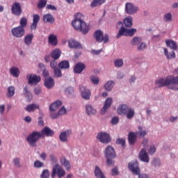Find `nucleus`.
<instances>
[{
    "label": "nucleus",
    "mask_w": 178,
    "mask_h": 178,
    "mask_svg": "<svg viewBox=\"0 0 178 178\" xmlns=\"http://www.w3.org/2000/svg\"><path fill=\"white\" fill-rule=\"evenodd\" d=\"M83 17H84L83 14L78 13L74 20L72 21V24L77 31H81L82 34H87L90 31V26L87 25L86 22L83 21Z\"/></svg>",
    "instance_id": "obj_1"
},
{
    "label": "nucleus",
    "mask_w": 178,
    "mask_h": 178,
    "mask_svg": "<svg viewBox=\"0 0 178 178\" xmlns=\"http://www.w3.org/2000/svg\"><path fill=\"white\" fill-rule=\"evenodd\" d=\"M156 87H165L170 86V84H178V76H173L172 75L168 76L165 79L161 78L155 81Z\"/></svg>",
    "instance_id": "obj_2"
},
{
    "label": "nucleus",
    "mask_w": 178,
    "mask_h": 178,
    "mask_svg": "<svg viewBox=\"0 0 178 178\" xmlns=\"http://www.w3.org/2000/svg\"><path fill=\"white\" fill-rule=\"evenodd\" d=\"M118 115H127V119H133L136 113L134 108L129 107L127 104H120L117 109Z\"/></svg>",
    "instance_id": "obj_3"
},
{
    "label": "nucleus",
    "mask_w": 178,
    "mask_h": 178,
    "mask_svg": "<svg viewBox=\"0 0 178 178\" xmlns=\"http://www.w3.org/2000/svg\"><path fill=\"white\" fill-rule=\"evenodd\" d=\"M40 138H42L41 132L35 131L27 136L26 141L31 147H37V141Z\"/></svg>",
    "instance_id": "obj_4"
},
{
    "label": "nucleus",
    "mask_w": 178,
    "mask_h": 178,
    "mask_svg": "<svg viewBox=\"0 0 178 178\" xmlns=\"http://www.w3.org/2000/svg\"><path fill=\"white\" fill-rule=\"evenodd\" d=\"M56 176L58 178H63L65 176H66V171L59 164H56L53 167L51 174V178H55Z\"/></svg>",
    "instance_id": "obj_5"
},
{
    "label": "nucleus",
    "mask_w": 178,
    "mask_h": 178,
    "mask_svg": "<svg viewBox=\"0 0 178 178\" xmlns=\"http://www.w3.org/2000/svg\"><path fill=\"white\" fill-rule=\"evenodd\" d=\"M105 158L107 159V165L111 166V165H113L114 158H116V152H115V149L112 147V146H108L106 148L104 152Z\"/></svg>",
    "instance_id": "obj_6"
},
{
    "label": "nucleus",
    "mask_w": 178,
    "mask_h": 178,
    "mask_svg": "<svg viewBox=\"0 0 178 178\" xmlns=\"http://www.w3.org/2000/svg\"><path fill=\"white\" fill-rule=\"evenodd\" d=\"M62 105V102L57 100L49 106L50 117L51 119H57L59 118L58 113L55 112L59 106Z\"/></svg>",
    "instance_id": "obj_7"
},
{
    "label": "nucleus",
    "mask_w": 178,
    "mask_h": 178,
    "mask_svg": "<svg viewBox=\"0 0 178 178\" xmlns=\"http://www.w3.org/2000/svg\"><path fill=\"white\" fill-rule=\"evenodd\" d=\"M136 33H137V29H128L126 28H120L117 35V38H120L122 35H125L126 37H133Z\"/></svg>",
    "instance_id": "obj_8"
},
{
    "label": "nucleus",
    "mask_w": 178,
    "mask_h": 178,
    "mask_svg": "<svg viewBox=\"0 0 178 178\" xmlns=\"http://www.w3.org/2000/svg\"><path fill=\"white\" fill-rule=\"evenodd\" d=\"M95 38L97 42H104V44H106L108 41H109V36L108 34H106L104 36V33L101 31V30H97L95 32Z\"/></svg>",
    "instance_id": "obj_9"
},
{
    "label": "nucleus",
    "mask_w": 178,
    "mask_h": 178,
    "mask_svg": "<svg viewBox=\"0 0 178 178\" xmlns=\"http://www.w3.org/2000/svg\"><path fill=\"white\" fill-rule=\"evenodd\" d=\"M11 13L14 16L20 17L22 13H23V10L22 9V5L19 2H15L11 6Z\"/></svg>",
    "instance_id": "obj_10"
},
{
    "label": "nucleus",
    "mask_w": 178,
    "mask_h": 178,
    "mask_svg": "<svg viewBox=\"0 0 178 178\" xmlns=\"http://www.w3.org/2000/svg\"><path fill=\"white\" fill-rule=\"evenodd\" d=\"M97 138L100 143H103V144H109V142L112 140L109 134L106 132L97 134Z\"/></svg>",
    "instance_id": "obj_11"
},
{
    "label": "nucleus",
    "mask_w": 178,
    "mask_h": 178,
    "mask_svg": "<svg viewBox=\"0 0 178 178\" xmlns=\"http://www.w3.org/2000/svg\"><path fill=\"white\" fill-rule=\"evenodd\" d=\"M128 169L132 172L134 175H140V167L137 160H134L128 163Z\"/></svg>",
    "instance_id": "obj_12"
},
{
    "label": "nucleus",
    "mask_w": 178,
    "mask_h": 178,
    "mask_svg": "<svg viewBox=\"0 0 178 178\" xmlns=\"http://www.w3.org/2000/svg\"><path fill=\"white\" fill-rule=\"evenodd\" d=\"M11 33L15 38H22V37L24 35L26 31H24V29L20 26H17L11 29Z\"/></svg>",
    "instance_id": "obj_13"
},
{
    "label": "nucleus",
    "mask_w": 178,
    "mask_h": 178,
    "mask_svg": "<svg viewBox=\"0 0 178 178\" xmlns=\"http://www.w3.org/2000/svg\"><path fill=\"white\" fill-rule=\"evenodd\" d=\"M79 90L81 91V97L82 98H83V99H90L91 97V91L90 90V89H88L85 86L81 85L79 86Z\"/></svg>",
    "instance_id": "obj_14"
},
{
    "label": "nucleus",
    "mask_w": 178,
    "mask_h": 178,
    "mask_svg": "<svg viewBox=\"0 0 178 178\" xmlns=\"http://www.w3.org/2000/svg\"><path fill=\"white\" fill-rule=\"evenodd\" d=\"M72 136V129H67L62 131L59 135L61 143H67L69 137Z\"/></svg>",
    "instance_id": "obj_15"
},
{
    "label": "nucleus",
    "mask_w": 178,
    "mask_h": 178,
    "mask_svg": "<svg viewBox=\"0 0 178 178\" xmlns=\"http://www.w3.org/2000/svg\"><path fill=\"white\" fill-rule=\"evenodd\" d=\"M138 10V8L134 6L131 3H127L125 5V12L127 15H134Z\"/></svg>",
    "instance_id": "obj_16"
},
{
    "label": "nucleus",
    "mask_w": 178,
    "mask_h": 178,
    "mask_svg": "<svg viewBox=\"0 0 178 178\" xmlns=\"http://www.w3.org/2000/svg\"><path fill=\"white\" fill-rule=\"evenodd\" d=\"M54 134H55V131L48 127H45L40 132L42 138H45V136L46 137H54Z\"/></svg>",
    "instance_id": "obj_17"
},
{
    "label": "nucleus",
    "mask_w": 178,
    "mask_h": 178,
    "mask_svg": "<svg viewBox=\"0 0 178 178\" xmlns=\"http://www.w3.org/2000/svg\"><path fill=\"white\" fill-rule=\"evenodd\" d=\"M27 79L29 84H38L41 81V76L35 74L28 75Z\"/></svg>",
    "instance_id": "obj_18"
},
{
    "label": "nucleus",
    "mask_w": 178,
    "mask_h": 178,
    "mask_svg": "<svg viewBox=\"0 0 178 178\" xmlns=\"http://www.w3.org/2000/svg\"><path fill=\"white\" fill-rule=\"evenodd\" d=\"M138 158L143 162H149V156H148V154L147 153L146 149H142L139 153Z\"/></svg>",
    "instance_id": "obj_19"
},
{
    "label": "nucleus",
    "mask_w": 178,
    "mask_h": 178,
    "mask_svg": "<svg viewBox=\"0 0 178 178\" xmlns=\"http://www.w3.org/2000/svg\"><path fill=\"white\" fill-rule=\"evenodd\" d=\"M112 102H113L112 97H108L106 99L104 102V105L100 111V113L102 115H104V113L106 112V109H109V108H111V105H112Z\"/></svg>",
    "instance_id": "obj_20"
},
{
    "label": "nucleus",
    "mask_w": 178,
    "mask_h": 178,
    "mask_svg": "<svg viewBox=\"0 0 178 178\" xmlns=\"http://www.w3.org/2000/svg\"><path fill=\"white\" fill-rule=\"evenodd\" d=\"M85 69H86V65L84 63H78L76 64V65L74 67V72L76 74H80L81 73H83Z\"/></svg>",
    "instance_id": "obj_21"
},
{
    "label": "nucleus",
    "mask_w": 178,
    "mask_h": 178,
    "mask_svg": "<svg viewBox=\"0 0 178 178\" xmlns=\"http://www.w3.org/2000/svg\"><path fill=\"white\" fill-rule=\"evenodd\" d=\"M128 141L130 145H134L137 141V134L136 132H129L128 134Z\"/></svg>",
    "instance_id": "obj_22"
},
{
    "label": "nucleus",
    "mask_w": 178,
    "mask_h": 178,
    "mask_svg": "<svg viewBox=\"0 0 178 178\" xmlns=\"http://www.w3.org/2000/svg\"><path fill=\"white\" fill-rule=\"evenodd\" d=\"M68 45L70 48H72L74 49L77 48H79V49H83V46H81V44H80V42L73 39L69 40Z\"/></svg>",
    "instance_id": "obj_23"
},
{
    "label": "nucleus",
    "mask_w": 178,
    "mask_h": 178,
    "mask_svg": "<svg viewBox=\"0 0 178 178\" xmlns=\"http://www.w3.org/2000/svg\"><path fill=\"white\" fill-rule=\"evenodd\" d=\"M55 86V81L52 77H49L47 79H45L44 80V86L46 88H48V90H51V88H54V86Z\"/></svg>",
    "instance_id": "obj_24"
},
{
    "label": "nucleus",
    "mask_w": 178,
    "mask_h": 178,
    "mask_svg": "<svg viewBox=\"0 0 178 178\" xmlns=\"http://www.w3.org/2000/svg\"><path fill=\"white\" fill-rule=\"evenodd\" d=\"M44 23H49V24H53L55 23V17L51 14H45L43 15Z\"/></svg>",
    "instance_id": "obj_25"
},
{
    "label": "nucleus",
    "mask_w": 178,
    "mask_h": 178,
    "mask_svg": "<svg viewBox=\"0 0 178 178\" xmlns=\"http://www.w3.org/2000/svg\"><path fill=\"white\" fill-rule=\"evenodd\" d=\"M94 175L97 178H106V177H105V175L102 172V170H101V168L98 165H96L95 167Z\"/></svg>",
    "instance_id": "obj_26"
},
{
    "label": "nucleus",
    "mask_w": 178,
    "mask_h": 178,
    "mask_svg": "<svg viewBox=\"0 0 178 178\" xmlns=\"http://www.w3.org/2000/svg\"><path fill=\"white\" fill-rule=\"evenodd\" d=\"M34 38V35L33 33L27 34L24 38V42L28 46L31 45L33 43V39Z\"/></svg>",
    "instance_id": "obj_27"
},
{
    "label": "nucleus",
    "mask_w": 178,
    "mask_h": 178,
    "mask_svg": "<svg viewBox=\"0 0 178 178\" xmlns=\"http://www.w3.org/2000/svg\"><path fill=\"white\" fill-rule=\"evenodd\" d=\"M60 161L61 165L64 166L65 169H66L67 170H70V169H72L70 161L66 159V158L62 157Z\"/></svg>",
    "instance_id": "obj_28"
},
{
    "label": "nucleus",
    "mask_w": 178,
    "mask_h": 178,
    "mask_svg": "<svg viewBox=\"0 0 178 178\" xmlns=\"http://www.w3.org/2000/svg\"><path fill=\"white\" fill-rule=\"evenodd\" d=\"M48 42L49 44H50V45L56 47V45H58V38L56 37V35L51 34L48 38Z\"/></svg>",
    "instance_id": "obj_29"
},
{
    "label": "nucleus",
    "mask_w": 178,
    "mask_h": 178,
    "mask_svg": "<svg viewBox=\"0 0 178 178\" xmlns=\"http://www.w3.org/2000/svg\"><path fill=\"white\" fill-rule=\"evenodd\" d=\"M60 55H62V51L59 49H55L51 53V56L54 60L59 59Z\"/></svg>",
    "instance_id": "obj_30"
},
{
    "label": "nucleus",
    "mask_w": 178,
    "mask_h": 178,
    "mask_svg": "<svg viewBox=\"0 0 178 178\" xmlns=\"http://www.w3.org/2000/svg\"><path fill=\"white\" fill-rule=\"evenodd\" d=\"M165 44L168 48H170L171 49H173L174 51L177 49V44L175 40L168 39L165 40Z\"/></svg>",
    "instance_id": "obj_31"
},
{
    "label": "nucleus",
    "mask_w": 178,
    "mask_h": 178,
    "mask_svg": "<svg viewBox=\"0 0 178 178\" xmlns=\"http://www.w3.org/2000/svg\"><path fill=\"white\" fill-rule=\"evenodd\" d=\"M35 109H40V106L37 104H31L25 107L26 112H34Z\"/></svg>",
    "instance_id": "obj_32"
},
{
    "label": "nucleus",
    "mask_w": 178,
    "mask_h": 178,
    "mask_svg": "<svg viewBox=\"0 0 178 178\" xmlns=\"http://www.w3.org/2000/svg\"><path fill=\"white\" fill-rule=\"evenodd\" d=\"M58 66L61 70H66L70 67V64L68 60H63L58 64Z\"/></svg>",
    "instance_id": "obj_33"
},
{
    "label": "nucleus",
    "mask_w": 178,
    "mask_h": 178,
    "mask_svg": "<svg viewBox=\"0 0 178 178\" xmlns=\"http://www.w3.org/2000/svg\"><path fill=\"white\" fill-rule=\"evenodd\" d=\"M164 54L167 59H175V58H176V53H175L173 51L169 53L168 49L166 48H164Z\"/></svg>",
    "instance_id": "obj_34"
},
{
    "label": "nucleus",
    "mask_w": 178,
    "mask_h": 178,
    "mask_svg": "<svg viewBox=\"0 0 178 178\" xmlns=\"http://www.w3.org/2000/svg\"><path fill=\"white\" fill-rule=\"evenodd\" d=\"M86 113L89 115H95L97 113V111L90 104L86 105Z\"/></svg>",
    "instance_id": "obj_35"
},
{
    "label": "nucleus",
    "mask_w": 178,
    "mask_h": 178,
    "mask_svg": "<svg viewBox=\"0 0 178 178\" xmlns=\"http://www.w3.org/2000/svg\"><path fill=\"white\" fill-rule=\"evenodd\" d=\"M24 95L28 98L29 101H31L33 99V95L31 92L29 90V86H26L24 88Z\"/></svg>",
    "instance_id": "obj_36"
},
{
    "label": "nucleus",
    "mask_w": 178,
    "mask_h": 178,
    "mask_svg": "<svg viewBox=\"0 0 178 178\" xmlns=\"http://www.w3.org/2000/svg\"><path fill=\"white\" fill-rule=\"evenodd\" d=\"M10 73L13 77H19L20 75V70H19V68L14 67L10 68Z\"/></svg>",
    "instance_id": "obj_37"
},
{
    "label": "nucleus",
    "mask_w": 178,
    "mask_h": 178,
    "mask_svg": "<svg viewBox=\"0 0 178 178\" xmlns=\"http://www.w3.org/2000/svg\"><path fill=\"white\" fill-rule=\"evenodd\" d=\"M124 24L125 27L130 28L133 26V18L131 17H128L124 18Z\"/></svg>",
    "instance_id": "obj_38"
},
{
    "label": "nucleus",
    "mask_w": 178,
    "mask_h": 178,
    "mask_svg": "<svg viewBox=\"0 0 178 178\" xmlns=\"http://www.w3.org/2000/svg\"><path fill=\"white\" fill-rule=\"evenodd\" d=\"M106 0H93L91 3V8H97V6H101L103 3H105Z\"/></svg>",
    "instance_id": "obj_39"
},
{
    "label": "nucleus",
    "mask_w": 178,
    "mask_h": 178,
    "mask_svg": "<svg viewBox=\"0 0 178 178\" xmlns=\"http://www.w3.org/2000/svg\"><path fill=\"white\" fill-rule=\"evenodd\" d=\"M138 131L136 132V136H139L140 138L144 137L146 134H148L146 130L143 129L142 127H138Z\"/></svg>",
    "instance_id": "obj_40"
},
{
    "label": "nucleus",
    "mask_w": 178,
    "mask_h": 178,
    "mask_svg": "<svg viewBox=\"0 0 178 178\" xmlns=\"http://www.w3.org/2000/svg\"><path fill=\"white\" fill-rule=\"evenodd\" d=\"M22 29H26L27 27V18L26 17H22L19 20V26Z\"/></svg>",
    "instance_id": "obj_41"
},
{
    "label": "nucleus",
    "mask_w": 178,
    "mask_h": 178,
    "mask_svg": "<svg viewBox=\"0 0 178 178\" xmlns=\"http://www.w3.org/2000/svg\"><path fill=\"white\" fill-rule=\"evenodd\" d=\"M115 86V83L112 81H108L105 85L104 88L106 91H111L112 88H113V86Z\"/></svg>",
    "instance_id": "obj_42"
},
{
    "label": "nucleus",
    "mask_w": 178,
    "mask_h": 178,
    "mask_svg": "<svg viewBox=\"0 0 178 178\" xmlns=\"http://www.w3.org/2000/svg\"><path fill=\"white\" fill-rule=\"evenodd\" d=\"M51 176V173L49 172V170L44 169L42 172V174L40 175V178H49Z\"/></svg>",
    "instance_id": "obj_43"
},
{
    "label": "nucleus",
    "mask_w": 178,
    "mask_h": 178,
    "mask_svg": "<svg viewBox=\"0 0 178 178\" xmlns=\"http://www.w3.org/2000/svg\"><path fill=\"white\" fill-rule=\"evenodd\" d=\"M131 44L132 45H139L141 44V38L139 37H135L133 38V40L131 42Z\"/></svg>",
    "instance_id": "obj_44"
},
{
    "label": "nucleus",
    "mask_w": 178,
    "mask_h": 178,
    "mask_svg": "<svg viewBox=\"0 0 178 178\" xmlns=\"http://www.w3.org/2000/svg\"><path fill=\"white\" fill-rule=\"evenodd\" d=\"M47 0H40L38 3V8H39V9H42L43 8H45V6H47Z\"/></svg>",
    "instance_id": "obj_45"
},
{
    "label": "nucleus",
    "mask_w": 178,
    "mask_h": 178,
    "mask_svg": "<svg viewBox=\"0 0 178 178\" xmlns=\"http://www.w3.org/2000/svg\"><path fill=\"white\" fill-rule=\"evenodd\" d=\"M115 67H122L123 66V60L118 58L114 61Z\"/></svg>",
    "instance_id": "obj_46"
},
{
    "label": "nucleus",
    "mask_w": 178,
    "mask_h": 178,
    "mask_svg": "<svg viewBox=\"0 0 178 178\" xmlns=\"http://www.w3.org/2000/svg\"><path fill=\"white\" fill-rule=\"evenodd\" d=\"M54 74L56 77L60 78L62 77V71L59 67L56 68V70H54Z\"/></svg>",
    "instance_id": "obj_47"
},
{
    "label": "nucleus",
    "mask_w": 178,
    "mask_h": 178,
    "mask_svg": "<svg viewBox=\"0 0 178 178\" xmlns=\"http://www.w3.org/2000/svg\"><path fill=\"white\" fill-rule=\"evenodd\" d=\"M8 97H13L15 95V87L10 86L8 88Z\"/></svg>",
    "instance_id": "obj_48"
},
{
    "label": "nucleus",
    "mask_w": 178,
    "mask_h": 178,
    "mask_svg": "<svg viewBox=\"0 0 178 178\" xmlns=\"http://www.w3.org/2000/svg\"><path fill=\"white\" fill-rule=\"evenodd\" d=\"M50 67H51L53 70H55L56 69L59 68V67H58V63L56 62V60H54L50 62Z\"/></svg>",
    "instance_id": "obj_49"
},
{
    "label": "nucleus",
    "mask_w": 178,
    "mask_h": 178,
    "mask_svg": "<svg viewBox=\"0 0 178 178\" xmlns=\"http://www.w3.org/2000/svg\"><path fill=\"white\" fill-rule=\"evenodd\" d=\"M34 167L35 168H44V163L41 162L40 160H36L34 162Z\"/></svg>",
    "instance_id": "obj_50"
},
{
    "label": "nucleus",
    "mask_w": 178,
    "mask_h": 178,
    "mask_svg": "<svg viewBox=\"0 0 178 178\" xmlns=\"http://www.w3.org/2000/svg\"><path fill=\"white\" fill-rule=\"evenodd\" d=\"M163 20L164 22H172V14L170 13L165 14Z\"/></svg>",
    "instance_id": "obj_51"
},
{
    "label": "nucleus",
    "mask_w": 178,
    "mask_h": 178,
    "mask_svg": "<svg viewBox=\"0 0 178 178\" xmlns=\"http://www.w3.org/2000/svg\"><path fill=\"white\" fill-rule=\"evenodd\" d=\"M144 49H147V44L140 42V44L138 46V51H144Z\"/></svg>",
    "instance_id": "obj_52"
},
{
    "label": "nucleus",
    "mask_w": 178,
    "mask_h": 178,
    "mask_svg": "<svg viewBox=\"0 0 178 178\" xmlns=\"http://www.w3.org/2000/svg\"><path fill=\"white\" fill-rule=\"evenodd\" d=\"M116 144H119L120 145H122V147H124L126 140L124 138H118L116 140Z\"/></svg>",
    "instance_id": "obj_53"
},
{
    "label": "nucleus",
    "mask_w": 178,
    "mask_h": 178,
    "mask_svg": "<svg viewBox=\"0 0 178 178\" xmlns=\"http://www.w3.org/2000/svg\"><path fill=\"white\" fill-rule=\"evenodd\" d=\"M90 80L92 84H95V86H97L99 83V79L97 76H92L90 77Z\"/></svg>",
    "instance_id": "obj_54"
},
{
    "label": "nucleus",
    "mask_w": 178,
    "mask_h": 178,
    "mask_svg": "<svg viewBox=\"0 0 178 178\" xmlns=\"http://www.w3.org/2000/svg\"><path fill=\"white\" fill-rule=\"evenodd\" d=\"M58 113V116H62L63 115H65L66 108H65V106H63L61 108H60Z\"/></svg>",
    "instance_id": "obj_55"
},
{
    "label": "nucleus",
    "mask_w": 178,
    "mask_h": 178,
    "mask_svg": "<svg viewBox=\"0 0 178 178\" xmlns=\"http://www.w3.org/2000/svg\"><path fill=\"white\" fill-rule=\"evenodd\" d=\"M38 22H40V15L35 14L33 17V23H36L37 24H38Z\"/></svg>",
    "instance_id": "obj_56"
},
{
    "label": "nucleus",
    "mask_w": 178,
    "mask_h": 178,
    "mask_svg": "<svg viewBox=\"0 0 178 178\" xmlns=\"http://www.w3.org/2000/svg\"><path fill=\"white\" fill-rule=\"evenodd\" d=\"M13 163L15 164V166H17V168H20V159L19 158L14 159Z\"/></svg>",
    "instance_id": "obj_57"
},
{
    "label": "nucleus",
    "mask_w": 178,
    "mask_h": 178,
    "mask_svg": "<svg viewBox=\"0 0 178 178\" xmlns=\"http://www.w3.org/2000/svg\"><path fill=\"white\" fill-rule=\"evenodd\" d=\"M50 161L51 163H58V159L55 157V155L51 154L50 155Z\"/></svg>",
    "instance_id": "obj_58"
},
{
    "label": "nucleus",
    "mask_w": 178,
    "mask_h": 178,
    "mask_svg": "<svg viewBox=\"0 0 178 178\" xmlns=\"http://www.w3.org/2000/svg\"><path fill=\"white\" fill-rule=\"evenodd\" d=\"M156 152V147H155V146H150V148L149 149V154L150 155H153V154H155Z\"/></svg>",
    "instance_id": "obj_59"
},
{
    "label": "nucleus",
    "mask_w": 178,
    "mask_h": 178,
    "mask_svg": "<svg viewBox=\"0 0 178 178\" xmlns=\"http://www.w3.org/2000/svg\"><path fill=\"white\" fill-rule=\"evenodd\" d=\"M119 123V118L113 117L111 120V124H118Z\"/></svg>",
    "instance_id": "obj_60"
},
{
    "label": "nucleus",
    "mask_w": 178,
    "mask_h": 178,
    "mask_svg": "<svg viewBox=\"0 0 178 178\" xmlns=\"http://www.w3.org/2000/svg\"><path fill=\"white\" fill-rule=\"evenodd\" d=\"M65 92L68 95L73 94L74 92V90L72 87H69L65 90Z\"/></svg>",
    "instance_id": "obj_61"
},
{
    "label": "nucleus",
    "mask_w": 178,
    "mask_h": 178,
    "mask_svg": "<svg viewBox=\"0 0 178 178\" xmlns=\"http://www.w3.org/2000/svg\"><path fill=\"white\" fill-rule=\"evenodd\" d=\"M152 165L154 168H156V166H161V162L156 159H154L152 161Z\"/></svg>",
    "instance_id": "obj_62"
},
{
    "label": "nucleus",
    "mask_w": 178,
    "mask_h": 178,
    "mask_svg": "<svg viewBox=\"0 0 178 178\" xmlns=\"http://www.w3.org/2000/svg\"><path fill=\"white\" fill-rule=\"evenodd\" d=\"M46 9L49 10H56V7L55 6H52L51 4H48L46 7Z\"/></svg>",
    "instance_id": "obj_63"
},
{
    "label": "nucleus",
    "mask_w": 178,
    "mask_h": 178,
    "mask_svg": "<svg viewBox=\"0 0 178 178\" xmlns=\"http://www.w3.org/2000/svg\"><path fill=\"white\" fill-rule=\"evenodd\" d=\"M138 178H149V175L148 174H144V173L140 174L139 173V175H138Z\"/></svg>",
    "instance_id": "obj_64"
}]
</instances>
